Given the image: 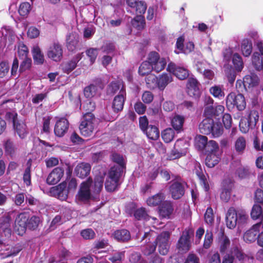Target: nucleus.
<instances>
[{
    "mask_svg": "<svg viewBox=\"0 0 263 263\" xmlns=\"http://www.w3.org/2000/svg\"><path fill=\"white\" fill-rule=\"evenodd\" d=\"M79 36L75 32L70 33L66 37V47L70 51L75 50L79 44Z\"/></svg>",
    "mask_w": 263,
    "mask_h": 263,
    "instance_id": "nucleus-22",
    "label": "nucleus"
},
{
    "mask_svg": "<svg viewBox=\"0 0 263 263\" xmlns=\"http://www.w3.org/2000/svg\"><path fill=\"white\" fill-rule=\"evenodd\" d=\"M246 140L242 136L239 137L235 142L234 148L236 153L238 155H242L246 148Z\"/></svg>",
    "mask_w": 263,
    "mask_h": 263,
    "instance_id": "nucleus-39",
    "label": "nucleus"
},
{
    "mask_svg": "<svg viewBox=\"0 0 263 263\" xmlns=\"http://www.w3.org/2000/svg\"><path fill=\"white\" fill-rule=\"evenodd\" d=\"M92 183V179L89 177L85 181L81 184L79 191V198L81 200H87L90 198V187Z\"/></svg>",
    "mask_w": 263,
    "mask_h": 263,
    "instance_id": "nucleus-15",
    "label": "nucleus"
},
{
    "mask_svg": "<svg viewBox=\"0 0 263 263\" xmlns=\"http://www.w3.org/2000/svg\"><path fill=\"white\" fill-rule=\"evenodd\" d=\"M104 178L102 176H97L94 179L92 192L95 194H99L103 189Z\"/></svg>",
    "mask_w": 263,
    "mask_h": 263,
    "instance_id": "nucleus-41",
    "label": "nucleus"
},
{
    "mask_svg": "<svg viewBox=\"0 0 263 263\" xmlns=\"http://www.w3.org/2000/svg\"><path fill=\"white\" fill-rule=\"evenodd\" d=\"M262 224L261 222L254 224L251 228L246 231L243 235V239L247 242H252L257 240L260 228Z\"/></svg>",
    "mask_w": 263,
    "mask_h": 263,
    "instance_id": "nucleus-14",
    "label": "nucleus"
},
{
    "mask_svg": "<svg viewBox=\"0 0 263 263\" xmlns=\"http://www.w3.org/2000/svg\"><path fill=\"white\" fill-rule=\"evenodd\" d=\"M234 187V181L230 178H226L221 182V190L232 191Z\"/></svg>",
    "mask_w": 263,
    "mask_h": 263,
    "instance_id": "nucleus-60",
    "label": "nucleus"
},
{
    "mask_svg": "<svg viewBox=\"0 0 263 263\" xmlns=\"http://www.w3.org/2000/svg\"><path fill=\"white\" fill-rule=\"evenodd\" d=\"M204 150L205 151L206 155L208 153L218 152L219 146L216 141L214 140H210L208 142L206 147L204 148Z\"/></svg>",
    "mask_w": 263,
    "mask_h": 263,
    "instance_id": "nucleus-58",
    "label": "nucleus"
},
{
    "mask_svg": "<svg viewBox=\"0 0 263 263\" xmlns=\"http://www.w3.org/2000/svg\"><path fill=\"white\" fill-rule=\"evenodd\" d=\"M5 154L11 158H14L17 155L18 148L14 141L10 138L3 141Z\"/></svg>",
    "mask_w": 263,
    "mask_h": 263,
    "instance_id": "nucleus-17",
    "label": "nucleus"
},
{
    "mask_svg": "<svg viewBox=\"0 0 263 263\" xmlns=\"http://www.w3.org/2000/svg\"><path fill=\"white\" fill-rule=\"evenodd\" d=\"M174 74L180 80H184L188 78L189 73L187 69L183 67H178V68L175 70Z\"/></svg>",
    "mask_w": 263,
    "mask_h": 263,
    "instance_id": "nucleus-57",
    "label": "nucleus"
},
{
    "mask_svg": "<svg viewBox=\"0 0 263 263\" xmlns=\"http://www.w3.org/2000/svg\"><path fill=\"white\" fill-rule=\"evenodd\" d=\"M50 192L53 196L60 200H66L68 198L69 193L68 190L67 189V183L63 181L59 185L52 187L50 189Z\"/></svg>",
    "mask_w": 263,
    "mask_h": 263,
    "instance_id": "nucleus-6",
    "label": "nucleus"
},
{
    "mask_svg": "<svg viewBox=\"0 0 263 263\" xmlns=\"http://www.w3.org/2000/svg\"><path fill=\"white\" fill-rule=\"evenodd\" d=\"M156 245L154 242L152 243H146V245L142 247V253L145 256H148L153 254L156 251Z\"/></svg>",
    "mask_w": 263,
    "mask_h": 263,
    "instance_id": "nucleus-54",
    "label": "nucleus"
},
{
    "mask_svg": "<svg viewBox=\"0 0 263 263\" xmlns=\"http://www.w3.org/2000/svg\"><path fill=\"white\" fill-rule=\"evenodd\" d=\"M190 231L185 230L183 232L182 235L179 239L177 248L179 251L186 252L190 248Z\"/></svg>",
    "mask_w": 263,
    "mask_h": 263,
    "instance_id": "nucleus-13",
    "label": "nucleus"
},
{
    "mask_svg": "<svg viewBox=\"0 0 263 263\" xmlns=\"http://www.w3.org/2000/svg\"><path fill=\"white\" fill-rule=\"evenodd\" d=\"M31 6L28 2L22 3L20 6L18 13L21 16H25L28 15Z\"/></svg>",
    "mask_w": 263,
    "mask_h": 263,
    "instance_id": "nucleus-63",
    "label": "nucleus"
},
{
    "mask_svg": "<svg viewBox=\"0 0 263 263\" xmlns=\"http://www.w3.org/2000/svg\"><path fill=\"white\" fill-rule=\"evenodd\" d=\"M241 51L243 56L249 57L252 52V42L249 39H244L241 43Z\"/></svg>",
    "mask_w": 263,
    "mask_h": 263,
    "instance_id": "nucleus-34",
    "label": "nucleus"
},
{
    "mask_svg": "<svg viewBox=\"0 0 263 263\" xmlns=\"http://www.w3.org/2000/svg\"><path fill=\"white\" fill-rule=\"evenodd\" d=\"M208 142V138L206 136L199 135L195 139V146L199 150L203 151Z\"/></svg>",
    "mask_w": 263,
    "mask_h": 263,
    "instance_id": "nucleus-51",
    "label": "nucleus"
},
{
    "mask_svg": "<svg viewBox=\"0 0 263 263\" xmlns=\"http://www.w3.org/2000/svg\"><path fill=\"white\" fill-rule=\"evenodd\" d=\"M237 224L239 228L243 227L247 223L249 217L245 211L242 210H237Z\"/></svg>",
    "mask_w": 263,
    "mask_h": 263,
    "instance_id": "nucleus-47",
    "label": "nucleus"
},
{
    "mask_svg": "<svg viewBox=\"0 0 263 263\" xmlns=\"http://www.w3.org/2000/svg\"><path fill=\"white\" fill-rule=\"evenodd\" d=\"M237 210L231 207L229 209L226 218V225L229 229H234L237 225Z\"/></svg>",
    "mask_w": 263,
    "mask_h": 263,
    "instance_id": "nucleus-20",
    "label": "nucleus"
},
{
    "mask_svg": "<svg viewBox=\"0 0 263 263\" xmlns=\"http://www.w3.org/2000/svg\"><path fill=\"white\" fill-rule=\"evenodd\" d=\"M147 60L151 65L153 71L158 73L163 70L167 64L164 58H160L159 54L156 51H151L147 56Z\"/></svg>",
    "mask_w": 263,
    "mask_h": 263,
    "instance_id": "nucleus-5",
    "label": "nucleus"
},
{
    "mask_svg": "<svg viewBox=\"0 0 263 263\" xmlns=\"http://www.w3.org/2000/svg\"><path fill=\"white\" fill-rule=\"evenodd\" d=\"M97 91V88H95L93 85L90 84L85 87L83 90L84 95L87 99H91L95 97Z\"/></svg>",
    "mask_w": 263,
    "mask_h": 263,
    "instance_id": "nucleus-59",
    "label": "nucleus"
},
{
    "mask_svg": "<svg viewBox=\"0 0 263 263\" xmlns=\"http://www.w3.org/2000/svg\"><path fill=\"white\" fill-rule=\"evenodd\" d=\"M95 117L94 115L84 114L79 125L81 135L86 137L91 136L95 129Z\"/></svg>",
    "mask_w": 263,
    "mask_h": 263,
    "instance_id": "nucleus-2",
    "label": "nucleus"
},
{
    "mask_svg": "<svg viewBox=\"0 0 263 263\" xmlns=\"http://www.w3.org/2000/svg\"><path fill=\"white\" fill-rule=\"evenodd\" d=\"M185 144V142L182 140H178L175 145L174 148L172 149L168 156V159L173 160L179 159L181 157L185 156L187 153L186 148H181V145Z\"/></svg>",
    "mask_w": 263,
    "mask_h": 263,
    "instance_id": "nucleus-10",
    "label": "nucleus"
},
{
    "mask_svg": "<svg viewBox=\"0 0 263 263\" xmlns=\"http://www.w3.org/2000/svg\"><path fill=\"white\" fill-rule=\"evenodd\" d=\"M126 98V90L123 88L113 99L111 107L114 112L118 113L123 110Z\"/></svg>",
    "mask_w": 263,
    "mask_h": 263,
    "instance_id": "nucleus-8",
    "label": "nucleus"
},
{
    "mask_svg": "<svg viewBox=\"0 0 263 263\" xmlns=\"http://www.w3.org/2000/svg\"><path fill=\"white\" fill-rule=\"evenodd\" d=\"M171 234L168 231H163L159 234L154 241L156 248L158 247V251L161 255H166L170 248Z\"/></svg>",
    "mask_w": 263,
    "mask_h": 263,
    "instance_id": "nucleus-4",
    "label": "nucleus"
},
{
    "mask_svg": "<svg viewBox=\"0 0 263 263\" xmlns=\"http://www.w3.org/2000/svg\"><path fill=\"white\" fill-rule=\"evenodd\" d=\"M64 170L62 167L54 168L49 174L46 182L49 184H55L59 182L64 175Z\"/></svg>",
    "mask_w": 263,
    "mask_h": 263,
    "instance_id": "nucleus-18",
    "label": "nucleus"
},
{
    "mask_svg": "<svg viewBox=\"0 0 263 263\" xmlns=\"http://www.w3.org/2000/svg\"><path fill=\"white\" fill-rule=\"evenodd\" d=\"M199 85L200 83L196 78H189L186 84V92L190 97L198 98L201 94Z\"/></svg>",
    "mask_w": 263,
    "mask_h": 263,
    "instance_id": "nucleus-7",
    "label": "nucleus"
},
{
    "mask_svg": "<svg viewBox=\"0 0 263 263\" xmlns=\"http://www.w3.org/2000/svg\"><path fill=\"white\" fill-rule=\"evenodd\" d=\"M111 160L114 162L118 164V165H117L118 166H122L123 168H126L124 160L122 155L116 153H113L111 155Z\"/></svg>",
    "mask_w": 263,
    "mask_h": 263,
    "instance_id": "nucleus-62",
    "label": "nucleus"
},
{
    "mask_svg": "<svg viewBox=\"0 0 263 263\" xmlns=\"http://www.w3.org/2000/svg\"><path fill=\"white\" fill-rule=\"evenodd\" d=\"M214 120L211 118H205L199 124V129L201 134L210 135Z\"/></svg>",
    "mask_w": 263,
    "mask_h": 263,
    "instance_id": "nucleus-24",
    "label": "nucleus"
},
{
    "mask_svg": "<svg viewBox=\"0 0 263 263\" xmlns=\"http://www.w3.org/2000/svg\"><path fill=\"white\" fill-rule=\"evenodd\" d=\"M29 216V213L23 212L20 213L16 217L15 224L18 235H23L26 232Z\"/></svg>",
    "mask_w": 263,
    "mask_h": 263,
    "instance_id": "nucleus-9",
    "label": "nucleus"
},
{
    "mask_svg": "<svg viewBox=\"0 0 263 263\" xmlns=\"http://www.w3.org/2000/svg\"><path fill=\"white\" fill-rule=\"evenodd\" d=\"M125 169V168H123L122 166L114 165L108 172V177L109 179H115L119 181L120 178L121 177Z\"/></svg>",
    "mask_w": 263,
    "mask_h": 263,
    "instance_id": "nucleus-36",
    "label": "nucleus"
},
{
    "mask_svg": "<svg viewBox=\"0 0 263 263\" xmlns=\"http://www.w3.org/2000/svg\"><path fill=\"white\" fill-rule=\"evenodd\" d=\"M172 81L171 74L163 73L157 77V88L160 90H163L166 86Z\"/></svg>",
    "mask_w": 263,
    "mask_h": 263,
    "instance_id": "nucleus-27",
    "label": "nucleus"
},
{
    "mask_svg": "<svg viewBox=\"0 0 263 263\" xmlns=\"http://www.w3.org/2000/svg\"><path fill=\"white\" fill-rule=\"evenodd\" d=\"M165 199L164 194L162 193H159L152 197L147 198L146 202L148 205L151 206H156L159 205Z\"/></svg>",
    "mask_w": 263,
    "mask_h": 263,
    "instance_id": "nucleus-37",
    "label": "nucleus"
},
{
    "mask_svg": "<svg viewBox=\"0 0 263 263\" xmlns=\"http://www.w3.org/2000/svg\"><path fill=\"white\" fill-rule=\"evenodd\" d=\"M173 210L171 203L165 201L159 207V214L163 218L169 217Z\"/></svg>",
    "mask_w": 263,
    "mask_h": 263,
    "instance_id": "nucleus-31",
    "label": "nucleus"
},
{
    "mask_svg": "<svg viewBox=\"0 0 263 263\" xmlns=\"http://www.w3.org/2000/svg\"><path fill=\"white\" fill-rule=\"evenodd\" d=\"M81 58V54H77L70 61L63 63L61 65L63 71L67 74L70 73L76 68L78 63Z\"/></svg>",
    "mask_w": 263,
    "mask_h": 263,
    "instance_id": "nucleus-19",
    "label": "nucleus"
},
{
    "mask_svg": "<svg viewBox=\"0 0 263 263\" xmlns=\"http://www.w3.org/2000/svg\"><path fill=\"white\" fill-rule=\"evenodd\" d=\"M13 126L15 132L21 139H23L27 137L28 132L25 123L18 121Z\"/></svg>",
    "mask_w": 263,
    "mask_h": 263,
    "instance_id": "nucleus-25",
    "label": "nucleus"
},
{
    "mask_svg": "<svg viewBox=\"0 0 263 263\" xmlns=\"http://www.w3.org/2000/svg\"><path fill=\"white\" fill-rule=\"evenodd\" d=\"M185 185V183L175 181L170 185V192L174 199H179L184 195Z\"/></svg>",
    "mask_w": 263,
    "mask_h": 263,
    "instance_id": "nucleus-11",
    "label": "nucleus"
},
{
    "mask_svg": "<svg viewBox=\"0 0 263 263\" xmlns=\"http://www.w3.org/2000/svg\"><path fill=\"white\" fill-rule=\"evenodd\" d=\"M69 124L68 120L65 118H61L57 120L54 128L55 135L59 137L64 136L68 131Z\"/></svg>",
    "mask_w": 263,
    "mask_h": 263,
    "instance_id": "nucleus-12",
    "label": "nucleus"
},
{
    "mask_svg": "<svg viewBox=\"0 0 263 263\" xmlns=\"http://www.w3.org/2000/svg\"><path fill=\"white\" fill-rule=\"evenodd\" d=\"M119 181L108 179L105 183V187L107 191L112 192L116 191L119 185Z\"/></svg>",
    "mask_w": 263,
    "mask_h": 263,
    "instance_id": "nucleus-55",
    "label": "nucleus"
},
{
    "mask_svg": "<svg viewBox=\"0 0 263 263\" xmlns=\"http://www.w3.org/2000/svg\"><path fill=\"white\" fill-rule=\"evenodd\" d=\"M114 238L120 242H127L130 238V233L129 231L126 229L118 230L114 233Z\"/></svg>",
    "mask_w": 263,
    "mask_h": 263,
    "instance_id": "nucleus-28",
    "label": "nucleus"
},
{
    "mask_svg": "<svg viewBox=\"0 0 263 263\" xmlns=\"http://www.w3.org/2000/svg\"><path fill=\"white\" fill-rule=\"evenodd\" d=\"M145 82L148 88L154 89L157 88V77L156 76L153 74L147 75L145 78Z\"/></svg>",
    "mask_w": 263,
    "mask_h": 263,
    "instance_id": "nucleus-53",
    "label": "nucleus"
},
{
    "mask_svg": "<svg viewBox=\"0 0 263 263\" xmlns=\"http://www.w3.org/2000/svg\"><path fill=\"white\" fill-rule=\"evenodd\" d=\"M134 216L138 220L148 221L150 219V216L148 215L145 208H140L134 211Z\"/></svg>",
    "mask_w": 263,
    "mask_h": 263,
    "instance_id": "nucleus-43",
    "label": "nucleus"
},
{
    "mask_svg": "<svg viewBox=\"0 0 263 263\" xmlns=\"http://www.w3.org/2000/svg\"><path fill=\"white\" fill-rule=\"evenodd\" d=\"M243 80L245 81V86H247L248 89L257 86L259 81L257 75L252 72L245 76Z\"/></svg>",
    "mask_w": 263,
    "mask_h": 263,
    "instance_id": "nucleus-29",
    "label": "nucleus"
},
{
    "mask_svg": "<svg viewBox=\"0 0 263 263\" xmlns=\"http://www.w3.org/2000/svg\"><path fill=\"white\" fill-rule=\"evenodd\" d=\"M209 91L215 98L220 99L223 98L225 95L223 90H222L220 86L218 85H214L211 87L209 89Z\"/></svg>",
    "mask_w": 263,
    "mask_h": 263,
    "instance_id": "nucleus-52",
    "label": "nucleus"
},
{
    "mask_svg": "<svg viewBox=\"0 0 263 263\" xmlns=\"http://www.w3.org/2000/svg\"><path fill=\"white\" fill-rule=\"evenodd\" d=\"M124 88L125 89V86L124 85L122 82L119 81H112L107 86V93L108 95H114L118 91L121 90Z\"/></svg>",
    "mask_w": 263,
    "mask_h": 263,
    "instance_id": "nucleus-30",
    "label": "nucleus"
},
{
    "mask_svg": "<svg viewBox=\"0 0 263 263\" xmlns=\"http://www.w3.org/2000/svg\"><path fill=\"white\" fill-rule=\"evenodd\" d=\"M174 130V128L170 127L162 132L161 137L164 142L170 143L173 140L175 136Z\"/></svg>",
    "mask_w": 263,
    "mask_h": 263,
    "instance_id": "nucleus-49",
    "label": "nucleus"
},
{
    "mask_svg": "<svg viewBox=\"0 0 263 263\" xmlns=\"http://www.w3.org/2000/svg\"><path fill=\"white\" fill-rule=\"evenodd\" d=\"M219 251L221 253H224L230 246V240L223 232L220 233L219 236Z\"/></svg>",
    "mask_w": 263,
    "mask_h": 263,
    "instance_id": "nucleus-33",
    "label": "nucleus"
},
{
    "mask_svg": "<svg viewBox=\"0 0 263 263\" xmlns=\"http://www.w3.org/2000/svg\"><path fill=\"white\" fill-rule=\"evenodd\" d=\"M261 56L258 52H254L252 57V64L257 71H261L262 68L263 60L260 59Z\"/></svg>",
    "mask_w": 263,
    "mask_h": 263,
    "instance_id": "nucleus-50",
    "label": "nucleus"
},
{
    "mask_svg": "<svg viewBox=\"0 0 263 263\" xmlns=\"http://www.w3.org/2000/svg\"><path fill=\"white\" fill-rule=\"evenodd\" d=\"M259 119V113L256 110H252L247 118L241 119L239 122V129L241 133L246 134L250 129L254 128Z\"/></svg>",
    "mask_w": 263,
    "mask_h": 263,
    "instance_id": "nucleus-3",
    "label": "nucleus"
},
{
    "mask_svg": "<svg viewBox=\"0 0 263 263\" xmlns=\"http://www.w3.org/2000/svg\"><path fill=\"white\" fill-rule=\"evenodd\" d=\"M132 26L137 30H143L145 26V20L142 15H137L131 21Z\"/></svg>",
    "mask_w": 263,
    "mask_h": 263,
    "instance_id": "nucleus-38",
    "label": "nucleus"
},
{
    "mask_svg": "<svg viewBox=\"0 0 263 263\" xmlns=\"http://www.w3.org/2000/svg\"><path fill=\"white\" fill-rule=\"evenodd\" d=\"M143 133L146 134L149 139L156 140L159 137V130L155 125H149Z\"/></svg>",
    "mask_w": 263,
    "mask_h": 263,
    "instance_id": "nucleus-40",
    "label": "nucleus"
},
{
    "mask_svg": "<svg viewBox=\"0 0 263 263\" xmlns=\"http://www.w3.org/2000/svg\"><path fill=\"white\" fill-rule=\"evenodd\" d=\"M218 152L208 153L205 159V164L209 168H212L218 163L220 157Z\"/></svg>",
    "mask_w": 263,
    "mask_h": 263,
    "instance_id": "nucleus-35",
    "label": "nucleus"
},
{
    "mask_svg": "<svg viewBox=\"0 0 263 263\" xmlns=\"http://www.w3.org/2000/svg\"><path fill=\"white\" fill-rule=\"evenodd\" d=\"M91 170V165L88 163L82 162L77 165L74 169L76 176L83 179L88 176Z\"/></svg>",
    "mask_w": 263,
    "mask_h": 263,
    "instance_id": "nucleus-21",
    "label": "nucleus"
},
{
    "mask_svg": "<svg viewBox=\"0 0 263 263\" xmlns=\"http://www.w3.org/2000/svg\"><path fill=\"white\" fill-rule=\"evenodd\" d=\"M41 222V220L39 216L33 215L30 218H28L26 229H28L31 231L36 230L38 228Z\"/></svg>",
    "mask_w": 263,
    "mask_h": 263,
    "instance_id": "nucleus-42",
    "label": "nucleus"
},
{
    "mask_svg": "<svg viewBox=\"0 0 263 263\" xmlns=\"http://www.w3.org/2000/svg\"><path fill=\"white\" fill-rule=\"evenodd\" d=\"M236 70L231 66H228L227 68L225 69V73L228 79V81L231 84H233L235 80L236 77Z\"/></svg>",
    "mask_w": 263,
    "mask_h": 263,
    "instance_id": "nucleus-56",
    "label": "nucleus"
},
{
    "mask_svg": "<svg viewBox=\"0 0 263 263\" xmlns=\"http://www.w3.org/2000/svg\"><path fill=\"white\" fill-rule=\"evenodd\" d=\"M11 218L10 215H4L0 218V231L6 234H10Z\"/></svg>",
    "mask_w": 263,
    "mask_h": 263,
    "instance_id": "nucleus-26",
    "label": "nucleus"
},
{
    "mask_svg": "<svg viewBox=\"0 0 263 263\" xmlns=\"http://www.w3.org/2000/svg\"><path fill=\"white\" fill-rule=\"evenodd\" d=\"M184 121L185 118L183 116L175 114L171 119V124L174 129L179 133L183 130Z\"/></svg>",
    "mask_w": 263,
    "mask_h": 263,
    "instance_id": "nucleus-23",
    "label": "nucleus"
},
{
    "mask_svg": "<svg viewBox=\"0 0 263 263\" xmlns=\"http://www.w3.org/2000/svg\"><path fill=\"white\" fill-rule=\"evenodd\" d=\"M32 57L34 63L36 65H42L44 63L45 59L43 53L38 46H35L32 50Z\"/></svg>",
    "mask_w": 263,
    "mask_h": 263,
    "instance_id": "nucleus-32",
    "label": "nucleus"
},
{
    "mask_svg": "<svg viewBox=\"0 0 263 263\" xmlns=\"http://www.w3.org/2000/svg\"><path fill=\"white\" fill-rule=\"evenodd\" d=\"M135 8L136 9V13L137 15H142L145 13L146 8L147 5L145 2L143 1H138L136 4V6Z\"/></svg>",
    "mask_w": 263,
    "mask_h": 263,
    "instance_id": "nucleus-64",
    "label": "nucleus"
},
{
    "mask_svg": "<svg viewBox=\"0 0 263 263\" xmlns=\"http://www.w3.org/2000/svg\"><path fill=\"white\" fill-rule=\"evenodd\" d=\"M211 128L210 134H212L214 138L219 137L223 134V128L220 122L214 121L213 125H212Z\"/></svg>",
    "mask_w": 263,
    "mask_h": 263,
    "instance_id": "nucleus-46",
    "label": "nucleus"
},
{
    "mask_svg": "<svg viewBox=\"0 0 263 263\" xmlns=\"http://www.w3.org/2000/svg\"><path fill=\"white\" fill-rule=\"evenodd\" d=\"M251 216L253 219L262 220L263 209L262 207L258 204H254L251 212Z\"/></svg>",
    "mask_w": 263,
    "mask_h": 263,
    "instance_id": "nucleus-45",
    "label": "nucleus"
},
{
    "mask_svg": "<svg viewBox=\"0 0 263 263\" xmlns=\"http://www.w3.org/2000/svg\"><path fill=\"white\" fill-rule=\"evenodd\" d=\"M22 60L23 61L21 63L19 68V72L21 73L30 70L32 65V60L31 58H25Z\"/></svg>",
    "mask_w": 263,
    "mask_h": 263,
    "instance_id": "nucleus-61",
    "label": "nucleus"
},
{
    "mask_svg": "<svg viewBox=\"0 0 263 263\" xmlns=\"http://www.w3.org/2000/svg\"><path fill=\"white\" fill-rule=\"evenodd\" d=\"M151 65L149 61L147 60L143 62L139 67L138 72L140 75L144 76L148 75L152 71H153V68H152Z\"/></svg>",
    "mask_w": 263,
    "mask_h": 263,
    "instance_id": "nucleus-44",
    "label": "nucleus"
},
{
    "mask_svg": "<svg viewBox=\"0 0 263 263\" xmlns=\"http://www.w3.org/2000/svg\"><path fill=\"white\" fill-rule=\"evenodd\" d=\"M47 54L49 58L54 61H61L63 56V49L61 45L58 43H54L49 48Z\"/></svg>",
    "mask_w": 263,
    "mask_h": 263,
    "instance_id": "nucleus-16",
    "label": "nucleus"
},
{
    "mask_svg": "<svg viewBox=\"0 0 263 263\" xmlns=\"http://www.w3.org/2000/svg\"><path fill=\"white\" fill-rule=\"evenodd\" d=\"M232 63L235 69L240 72L243 68V63L241 57L237 53H235L232 57Z\"/></svg>",
    "mask_w": 263,
    "mask_h": 263,
    "instance_id": "nucleus-48",
    "label": "nucleus"
},
{
    "mask_svg": "<svg viewBox=\"0 0 263 263\" xmlns=\"http://www.w3.org/2000/svg\"><path fill=\"white\" fill-rule=\"evenodd\" d=\"M226 106L229 110L236 108L238 111H242L246 107V101L243 95L236 94L231 92L228 95L226 99Z\"/></svg>",
    "mask_w": 263,
    "mask_h": 263,
    "instance_id": "nucleus-1",
    "label": "nucleus"
}]
</instances>
